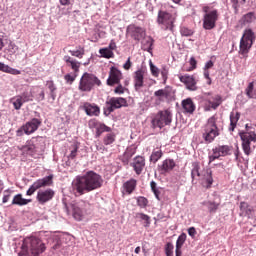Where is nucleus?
Listing matches in <instances>:
<instances>
[{
	"label": "nucleus",
	"mask_w": 256,
	"mask_h": 256,
	"mask_svg": "<svg viewBox=\"0 0 256 256\" xmlns=\"http://www.w3.org/2000/svg\"><path fill=\"white\" fill-rule=\"evenodd\" d=\"M102 185V177L94 171H88L85 175L78 176L73 180L72 191L76 196H81L85 193L100 189Z\"/></svg>",
	"instance_id": "1"
},
{
	"label": "nucleus",
	"mask_w": 256,
	"mask_h": 256,
	"mask_svg": "<svg viewBox=\"0 0 256 256\" xmlns=\"http://www.w3.org/2000/svg\"><path fill=\"white\" fill-rule=\"evenodd\" d=\"M46 249L45 243L40 238L29 237L22 241V247H20L18 256H28L29 251L32 256H40L42 253H45Z\"/></svg>",
	"instance_id": "2"
},
{
	"label": "nucleus",
	"mask_w": 256,
	"mask_h": 256,
	"mask_svg": "<svg viewBox=\"0 0 256 256\" xmlns=\"http://www.w3.org/2000/svg\"><path fill=\"white\" fill-rule=\"evenodd\" d=\"M219 128L217 127V118L211 116L202 127V137L208 144L212 143L216 137H219Z\"/></svg>",
	"instance_id": "3"
},
{
	"label": "nucleus",
	"mask_w": 256,
	"mask_h": 256,
	"mask_svg": "<svg viewBox=\"0 0 256 256\" xmlns=\"http://www.w3.org/2000/svg\"><path fill=\"white\" fill-rule=\"evenodd\" d=\"M177 19V13H169L166 10H159L157 16V23L164 31L174 32L175 23Z\"/></svg>",
	"instance_id": "4"
},
{
	"label": "nucleus",
	"mask_w": 256,
	"mask_h": 256,
	"mask_svg": "<svg viewBox=\"0 0 256 256\" xmlns=\"http://www.w3.org/2000/svg\"><path fill=\"white\" fill-rule=\"evenodd\" d=\"M255 40V32H253V30L251 29H246L244 34H242L239 44V54L242 55V57H248V53L250 52V49L253 47Z\"/></svg>",
	"instance_id": "5"
},
{
	"label": "nucleus",
	"mask_w": 256,
	"mask_h": 256,
	"mask_svg": "<svg viewBox=\"0 0 256 256\" xmlns=\"http://www.w3.org/2000/svg\"><path fill=\"white\" fill-rule=\"evenodd\" d=\"M95 85H101V81L98 77L94 74H88V72H85L79 80L78 90L83 93H88L92 91Z\"/></svg>",
	"instance_id": "6"
},
{
	"label": "nucleus",
	"mask_w": 256,
	"mask_h": 256,
	"mask_svg": "<svg viewBox=\"0 0 256 256\" xmlns=\"http://www.w3.org/2000/svg\"><path fill=\"white\" fill-rule=\"evenodd\" d=\"M172 123V114L169 110L160 111L158 114L154 115L151 120L152 128L162 129Z\"/></svg>",
	"instance_id": "7"
},
{
	"label": "nucleus",
	"mask_w": 256,
	"mask_h": 256,
	"mask_svg": "<svg viewBox=\"0 0 256 256\" xmlns=\"http://www.w3.org/2000/svg\"><path fill=\"white\" fill-rule=\"evenodd\" d=\"M203 13H205L203 18V28L205 30L214 29L219 18L218 11L216 9L210 11L209 6H204Z\"/></svg>",
	"instance_id": "8"
},
{
	"label": "nucleus",
	"mask_w": 256,
	"mask_h": 256,
	"mask_svg": "<svg viewBox=\"0 0 256 256\" xmlns=\"http://www.w3.org/2000/svg\"><path fill=\"white\" fill-rule=\"evenodd\" d=\"M232 146L229 145H218L212 148V154L209 156V163H213L220 157H227L232 154Z\"/></svg>",
	"instance_id": "9"
},
{
	"label": "nucleus",
	"mask_w": 256,
	"mask_h": 256,
	"mask_svg": "<svg viewBox=\"0 0 256 256\" xmlns=\"http://www.w3.org/2000/svg\"><path fill=\"white\" fill-rule=\"evenodd\" d=\"M53 185V175L46 176L42 179L36 180L27 190L26 195L32 196L36 191L40 190L41 188L50 187Z\"/></svg>",
	"instance_id": "10"
},
{
	"label": "nucleus",
	"mask_w": 256,
	"mask_h": 256,
	"mask_svg": "<svg viewBox=\"0 0 256 256\" xmlns=\"http://www.w3.org/2000/svg\"><path fill=\"white\" fill-rule=\"evenodd\" d=\"M40 125H41V120H39L38 118H33L29 122H27L24 126L19 128L16 131V135L17 137H22L23 132L26 135H32L38 130Z\"/></svg>",
	"instance_id": "11"
},
{
	"label": "nucleus",
	"mask_w": 256,
	"mask_h": 256,
	"mask_svg": "<svg viewBox=\"0 0 256 256\" xmlns=\"http://www.w3.org/2000/svg\"><path fill=\"white\" fill-rule=\"evenodd\" d=\"M239 137L242 141V150H244L245 154L249 156L251 154L250 143H256V133L253 131L240 132Z\"/></svg>",
	"instance_id": "12"
},
{
	"label": "nucleus",
	"mask_w": 256,
	"mask_h": 256,
	"mask_svg": "<svg viewBox=\"0 0 256 256\" xmlns=\"http://www.w3.org/2000/svg\"><path fill=\"white\" fill-rule=\"evenodd\" d=\"M105 113L111 114L115 109L127 106V100L122 97H113L105 102Z\"/></svg>",
	"instance_id": "13"
},
{
	"label": "nucleus",
	"mask_w": 256,
	"mask_h": 256,
	"mask_svg": "<svg viewBox=\"0 0 256 256\" xmlns=\"http://www.w3.org/2000/svg\"><path fill=\"white\" fill-rule=\"evenodd\" d=\"M202 100L207 109H217L223 103V98L220 95L212 96V93H204Z\"/></svg>",
	"instance_id": "14"
},
{
	"label": "nucleus",
	"mask_w": 256,
	"mask_h": 256,
	"mask_svg": "<svg viewBox=\"0 0 256 256\" xmlns=\"http://www.w3.org/2000/svg\"><path fill=\"white\" fill-rule=\"evenodd\" d=\"M40 138L41 137H32L30 140L26 142L25 145H22V147H20L19 150L22 153L27 154L31 157L35 156L37 153Z\"/></svg>",
	"instance_id": "15"
},
{
	"label": "nucleus",
	"mask_w": 256,
	"mask_h": 256,
	"mask_svg": "<svg viewBox=\"0 0 256 256\" xmlns=\"http://www.w3.org/2000/svg\"><path fill=\"white\" fill-rule=\"evenodd\" d=\"M88 208L89 203L85 201H79L78 203L73 204L72 209L74 219L77 221H81L84 215L87 213Z\"/></svg>",
	"instance_id": "16"
},
{
	"label": "nucleus",
	"mask_w": 256,
	"mask_h": 256,
	"mask_svg": "<svg viewBox=\"0 0 256 256\" xmlns=\"http://www.w3.org/2000/svg\"><path fill=\"white\" fill-rule=\"evenodd\" d=\"M123 80V74L121 71H119V69H117L116 67H111L110 71H109V75L108 78L106 80V84L107 86L113 87L116 84L121 83V81Z\"/></svg>",
	"instance_id": "17"
},
{
	"label": "nucleus",
	"mask_w": 256,
	"mask_h": 256,
	"mask_svg": "<svg viewBox=\"0 0 256 256\" xmlns=\"http://www.w3.org/2000/svg\"><path fill=\"white\" fill-rule=\"evenodd\" d=\"M54 196L55 192L51 188H48L46 190H39L38 194L36 195V201H38L40 205H45L52 201Z\"/></svg>",
	"instance_id": "18"
},
{
	"label": "nucleus",
	"mask_w": 256,
	"mask_h": 256,
	"mask_svg": "<svg viewBox=\"0 0 256 256\" xmlns=\"http://www.w3.org/2000/svg\"><path fill=\"white\" fill-rule=\"evenodd\" d=\"M127 33L130 35V37L132 39H134L135 41H140L144 38L145 36V30L140 27V26H137L135 24H130L128 27H127Z\"/></svg>",
	"instance_id": "19"
},
{
	"label": "nucleus",
	"mask_w": 256,
	"mask_h": 256,
	"mask_svg": "<svg viewBox=\"0 0 256 256\" xmlns=\"http://www.w3.org/2000/svg\"><path fill=\"white\" fill-rule=\"evenodd\" d=\"M154 96H156L160 102L171 101L174 96V92L172 87L166 86L163 89L155 91Z\"/></svg>",
	"instance_id": "20"
},
{
	"label": "nucleus",
	"mask_w": 256,
	"mask_h": 256,
	"mask_svg": "<svg viewBox=\"0 0 256 256\" xmlns=\"http://www.w3.org/2000/svg\"><path fill=\"white\" fill-rule=\"evenodd\" d=\"M179 81L186 85L190 91H197V81L194 75H178Z\"/></svg>",
	"instance_id": "21"
},
{
	"label": "nucleus",
	"mask_w": 256,
	"mask_h": 256,
	"mask_svg": "<svg viewBox=\"0 0 256 256\" xmlns=\"http://www.w3.org/2000/svg\"><path fill=\"white\" fill-rule=\"evenodd\" d=\"M144 75L145 71L143 69H138L133 73L134 88L137 92L144 87Z\"/></svg>",
	"instance_id": "22"
},
{
	"label": "nucleus",
	"mask_w": 256,
	"mask_h": 256,
	"mask_svg": "<svg viewBox=\"0 0 256 256\" xmlns=\"http://www.w3.org/2000/svg\"><path fill=\"white\" fill-rule=\"evenodd\" d=\"M81 109L86 112L87 116L98 117L100 115V108L94 103L84 102Z\"/></svg>",
	"instance_id": "23"
},
{
	"label": "nucleus",
	"mask_w": 256,
	"mask_h": 256,
	"mask_svg": "<svg viewBox=\"0 0 256 256\" xmlns=\"http://www.w3.org/2000/svg\"><path fill=\"white\" fill-rule=\"evenodd\" d=\"M201 181H202V185L205 188H211V186L213 185V174H212V170L211 168H205L201 174Z\"/></svg>",
	"instance_id": "24"
},
{
	"label": "nucleus",
	"mask_w": 256,
	"mask_h": 256,
	"mask_svg": "<svg viewBox=\"0 0 256 256\" xmlns=\"http://www.w3.org/2000/svg\"><path fill=\"white\" fill-rule=\"evenodd\" d=\"M137 188V180L136 179H130L127 182H124L122 184V195H131L133 191H136Z\"/></svg>",
	"instance_id": "25"
},
{
	"label": "nucleus",
	"mask_w": 256,
	"mask_h": 256,
	"mask_svg": "<svg viewBox=\"0 0 256 256\" xmlns=\"http://www.w3.org/2000/svg\"><path fill=\"white\" fill-rule=\"evenodd\" d=\"M137 176H140L145 167V158L143 156H136L131 164Z\"/></svg>",
	"instance_id": "26"
},
{
	"label": "nucleus",
	"mask_w": 256,
	"mask_h": 256,
	"mask_svg": "<svg viewBox=\"0 0 256 256\" xmlns=\"http://www.w3.org/2000/svg\"><path fill=\"white\" fill-rule=\"evenodd\" d=\"M63 61L65 62L66 66L71 67L74 73H79L81 63L78 60H74V58L66 55L63 57Z\"/></svg>",
	"instance_id": "27"
},
{
	"label": "nucleus",
	"mask_w": 256,
	"mask_h": 256,
	"mask_svg": "<svg viewBox=\"0 0 256 256\" xmlns=\"http://www.w3.org/2000/svg\"><path fill=\"white\" fill-rule=\"evenodd\" d=\"M175 162L173 159H165L162 162V165L159 166V171L162 175H165L167 173H169L170 171H172L175 167Z\"/></svg>",
	"instance_id": "28"
},
{
	"label": "nucleus",
	"mask_w": 256,
	"mask_h": 256,
	"mask_svg": "<svg viewBox=\"0 0 256 256\" xmlns=\"http://www.w3.org/2000/svg\"><path fill=\"white\" fill-rule=\"evenodd\" d=\"M181 106L183 109V113L194 114V112L196 110V105H195L194 101L190 98H188L186 100H182Z\"/></svg>",
	"instance_id": "29"
},
{
	"label": "nucleus",
	"mask_w": 256,
	"mask_h": 256,
	"mask_svg": "<svg viewBox=\"0 0 256 256\" xmlns=\"http://www.w3.org/2000/svg\"><path fill=\"white\" fill-rule=\"evenodd\" d=\"M241 118V113L233 110L230 114V126L228 127V131L234 132L235 128H237V123H239Z\"/></svg>",
	"instance_id": "30"
},
{
	"label": "nucleus",
	"mask_w": 256,
	"mask_h": 256,
	"mask_svg": "<svg viewBox=\"0 0 256 256\" xmlns=\"http://www.w3.org/2000/svg\"><path fill=\"white\" fill-rule=\"evenodd\" d=\"M255 20H256V14L254 12H249L239 19L238 24L242 28L245 25H249L253 23Z\"/></svg>",
	"instance_id": "31"
},
{
	"label": "nucleus",
	"mask_w": 256,
	"mask_h": 256,
	"mask_svg": "<svg viewBox=\"0 0 256 256\" xmlns=\"http://www.w3.org/2000/svg\"><path fill=\"white\" fill-rule=\"evenodd\" d=\"M240 217H247L250 219L251 214L253 213V208L249 206L247 202H240Z\"/></svg>",
	"instance_id": "32"
},
{
	"label": "nucleus",
	"mask_w": 256,
	"mask_h": 256,
	"mask_svg": "<svg viewBox=\"0 0 256 256\" xmlns=\"http://www.w3.org/2000/svg\"><path fill=\"white\" fill-rule=\"evenodd\" d=\"M32 202V199L23 198L22 194L13 197L12 205L24 206Z\"/></svg>",
	"instance_id": "33"
},
{
	"label": "nucleus",
	"mask_w": 256,
	"mask_h": 256,
	"mask_svg": "<svg viewBox=\"0 0 256 256\" xmlns=\"http://www.w3.org/2000/svg\"><path fill=\"white\" fill-rule=\"evenodd\" d=\"M162 157H163V151L161 150V148H154L152 150L149 161L151 163H157Z\"/></svg>",
	"instance_id": "34"
},
{
	"label": "nucleus",
	"mask_w": 256,
	"mask_h": 256,
	"mask_svg": "<svg viewBox=\"0 0 256 256\" xmlns=\"http://www.w3.org/2000/svg\"><path fill=\"white\" fill-rule=\"evenodd\" d=\"M153 45L154 39L151 36H149L143 41L142 49L148 53H151V51L153 50Z\"/></svg>",
	"instance_id": "35"
},
{
	"label": "nucleus",
	"mask_w": 256,
	"mask_h": 256,
	"mask_svg": "<svg viewBox=\"0 0 256 256\" xmlns=\"http://www.w3.org/2000/svg\"><path fill=\"white\" fill-rule=\"evenodd\" d=\"M46 87L49 90L50 97H52V99L55 100L56 99L57 87L55 86L54 81L53 80L46 81Z\"/></svg>",
	"instance_id": "36"
},
{
	"label": "nucleus",
	"mask_w": 256,
	"mask_h": 256,
	"mask_svg": "<svg viewBox=\"0 0 256 256\" xmlns=\"http://www.w3.org/2000/svg\"><path fill=\"white\" fill-rule=\"evenodd\" d=\"M10 102L13 104L14 109L16 110H20L23 107V104H25V102L22 100V98L20 96H15L13 97Z\"/></svg>",
	"instance_id": "37"
},
{
	"label": "nucleus",
	"mask_w": 256,
	"mask_h": 256,
	"mask_svg": "<svg viewBox=\"0 0 256 256\" xmlns=\"http://www.w3.org/2000/svg\"><path fill=\"white\" fill-rule=\"evenodd\" d=\"M136 219H141V220H144L145 223H144V227L145 228H149L150 225H151V217L147 214H144V213H136L135 215Z\"/></svg>",
	"instance_id": "38"
},
{
	"label": "nucleus",
	"mask_w": 256,
	"mask_h": 256,
	"mask_svg": "<svg viewBox=\"0 0 256 256\" xmlns=\"http://www.w3.org/2000/svg\"><path fill=\"white\" fill-rule=\"evenodd\" d=\"M69 53L76 58L82 59L85 55V49L83 46H78L77 50H69Z\"/></svg>",
	"instance_id": "39"
},
{
	"label": "nucleus",
	"mask_w": 256,
	"mask_h": 256,
	"mask_svg": "<svg viewBox=\"0 0 256 256\" xmlns=\"http://www.w3.org/2000/svg\"><path fill=\"white\" fill-rule=\"evenodd\" d=\"M99 53L103 58H106V59L114 58V52L107 47L100 48Z\"/></svg>",
	"instance_id": "40"
},
{
	"label": "nucleus",
	"mask_w": 256,
	"mask_h": 256,
	"mask_svg": "<svg viewBox=\"0 0 256 256\" xmlns=\"http://www.w3.org/2000/svg\"><path fill=\"white\" fill-rule=\"evenodd\" d=\"M115 138H116V136L113 132L107 133L103 139L104 145L109 146V145L113 144L115 142Z\"/></svg>",
	"instance_id": "41"
},
{
	"label": "nucleus",
	"mask_w": 256,
	"mask_h": 256,
	"mask_svg": "<svg viewBox=\"0 0 256 256\" xmlns=\"http://www.w3.org/2000/svg\"><path fill=\"white\" fill-rule=\"evenodd\" d=\"M105 132H111V128H109L105 124L100 123V125L96 129V137H100V135H102Z\"/></svg>",
	"instance_id": "42"
},
{
	"label": "nucleus",
	"mask_w": 256,
	"mask_h": 256,
	"mask_svg": "<svg viewBox=\"0 0 256 256\" xmlns=\"http://www.w3.org/2000/svg\"><path fill=\"white\" fill-rule=\"evenodd\" d=\"M2 72L4 73H9L11 75H14V76H17V75H21V71L17 70V69H14V68H11L10 66L8 65H3V68L1 70Z\"/></svg>",
	"instance_id": "43"
},
{
	"label": "nucleus",
	"mask_w": 256,
	"mask_h": 256,
	"mask_svg": "<svg viewBox=\"0 0 256 256\" xmlns=\"http://www.w3.org/2000/svg\"><path fill=\"white\" fill-rule=\"evenodd\" d=\"M20 98H22V102L28 103V102H33L34 101V96L32 92H24L20 95H18Z\"/></svg>",
	"instance_id": "44"
},
{
	"label": "nucleus",
	"mask_w": 256,
	"mask_h": 256,
	"mask_svg": "<svg viewBox=\"0 0 256 256\" xmlns=\"http://www.w3.org/2000/svg\"><path fill=\"white\" fill-rule=\"evenodd\" d=\"M136 201H137V205L143 209L149 205V200L144 196H138Z\"/></svg>",
	"instance_id": "45"
},
{
	"label": "nucleus",
	"mask_w": 256,
	"mask_h": 256,
	"mask_svg": "<svg viewBox=\"0 0 256 256\" xmlns=\"http://www.w3.org/2000/svg\"><path fill=\"white\" fill-rule=\"evenodd\" d=\"M77 77H78V72H73V74H65L64 81L71 85L73 82L76 81Z\"/></svg>",
	"instance_id": "46"
},
{
	"label": "nucleus",
	"mask_w": 256,
	"mask_h": 256,
	"mask_svg": "<svg viewBox=\"0 0 256 256\" xmlns=\"http://www.w3.org/2000/svg\"><path fill=\"white\" fill-rule=\"evenodd\" d=\"M150 188H151V191L153 192L154 196H156L157 200L160 201V190L159 188L157 187V184L155 181H151L150 182Z\"/></svg>",
	"instance_id": "47"
},
{
	"label": "nucleus",
	"mask_w": 256,
	"mask_h": 256,
	"mask_svg": "<svg viewBox=\"0 0 256 256\" xmlns=\"http://www.w3.org/2000/svg\"><path fill=\"white\" fill-rule=\"evenodd\" d=\"M200 166L198 163L193 164V169L191 171V177L192 179H195V177H201L202 174L200 173Z\"/></svg>",
	"instance_id": "48"
},
{
	"label": "nucleus",
	"mask_w": 256,
	"mask_h": 256,
	"mask_svg": "<svg viewBox=\"0 0 256 256\" xmlns=\"http://www.w3.org/2000/svg\"><path fill=\"white\" fill-rule=\"evenodd\" d=\"M246 1L247 0H241L240 3L244 5ZM231 3H232V8L234 9V13L239 14V8H240L239 0H231Z\"/></svg>",
	"instance_id": "49"
},
{
	"label": "nucleus",
	"mask_w": 256,
	"mask_h": 256,
	"mask_svg": "<svg viewBox=\"0 0 256 256\" xmlns=\"http://www.w3.org/2000/svg\"><path fill=\"white\" fill-rule=\"evenodd\" d=\"M180 34L182 37H191L194 35V31L187 27H181Z\"/></svg>",
	"instance_id": "50"
},
{
	"label": "nucleus",
	"mask_w": 256,
	"mask_h": 256,
	"mask_svg": "<svg viewBox=\"0 0 256 256\" xmlns=\"http://www.w3.org/2000/svg\"><path fill=\"white\" fill-rule=\"evenodd\" d=\"M78 150H79V145L78 144H73L71 146V154L69 155V159L75 160L77 155H78Z\"/></svg>",
	"instance_id": "51"
},
{
	"label": "nucleus",
	"mask_w": 256,
	"mask_h": 256,
	"mask_svg": "<svg viewBox=\"0 0 256 256\" xmlns=\"http://www.w3.org/2000/svg\"><path fill=\"white\" fill-rule=\"evenodd\" d=\"M186 234H181L178 239H177V242H176V249H182L185 241H186Z\"/></svg>",
	"instance_id": "52"
},
{
	"label": "nucleus",
	"mask_w": 256,
	"mask_h": 256,
	"mask_svg": "<svg viewBox=\"0 0 256 256\" xmlns=\"http://www.w3.org/2000/svg\"><path fill=\"white\" fill-rule=\"evenodd\" d=\"M115 85H117L114 89V93L116 95H123L125 93V91H128V89L126 87H124L121 83L115 84Z\"/></svg>",
	"instance_id": "53"
},
{
	"label": "nucleus",
	"mask_w": 256,
	"mask_h": 256,
	"mask_svg": "<svg viewBox=\"0 0 256 256\" xmlns=\"http://www.w3.org/2000/svg\"><path fill=\"white\" fill-rule=\"evenodd\" d=\"M210 213H215L219 207V204L216 202L209 201L206 203Z\"/></svg>",
	"instance_id": "54"
},
{
	"label": "nucleus",
	"mask_w": 256,
	"mask_h": 256,
	"mask_svg": "<svg viewBox=\"0 0 256 256\" xmlns=\"http://www.w3.org/2000/svg\"><path fill=\"white\" fill-rule=\"evenodd\" d=\"M246 95L248 96L249 99H253V91H254V82H250L249 85L246 88Z\"/></svg>",
	"instance_id": "55"
},
{
	"label": "nucleus",
	"mask_w": 256,
	"mask_h": 256,
	"mask_svg": "<svg viewBox=\"0 0 256 256\" xmlns=\"http://www.w3.org/2000/svg\"><path fill=\"white\" fill-rule=\"evenodd\" d=\"M173 250H174V246L171 242H168L165 245V254L166 256H173Z\"/></svg>",
	"instance_id": "56"
},
{
	"label": "nucleus",
	"mask_w": 256,
	"mask_h": 256,
	"mask_svg": "<svg viewBox=\"0 0 256 256\" xmlns=\"http://www.w3.org/2000/svg\"><path fill=\"white\" fill-rule=\"evenodd\" d=\"M99 125H101V123L97 119H91L88 122L90 129H98Z\"/></svg>",
	"instance_id": "57"
},
{
	"label": "nucleus",
	"mask_w": 256,
	"mask_h": 256,
	"mask_svg": "<svg viewBox=\"0 0 256 256\" xmlns=\"http://www.w3.org/2000/svg\"><path fill=\"white\" fill-rule=\"evenodd\" d=\"M150 71L153 77L159 76V69L152 62H150Z\"/></svg>",
	"instance_id": "58"
},
{
	"label": "nucleus",
	"mask_w": 256,
	"mask_h": 256,
	"mask_svg": "<svg viewBox=\"0 0 256 256\" xmlns=\"http://www.w3.org/2000/svg\"><path fill=\"white\" fill-rule=\"evenodd\" d=\"M189 63H190L191 67L187 70L188 72L193 71V70H195L197 68V60H196V58H194V57L190 58Z\"/></svg>",
	"instance_id": "59"
},
{
	"label": "nucleus",
	"mask_w": 256,
	"mask_h": 256,
	"mask_svg": "<svg viewBox=\"0 0 256 256\" xmlns=\"http://www.w3.org/2000/svg\"><path fill=\"white\" fill-rule=\"evenodd\" d=\"M168 74H169V71L166 67H163L162 70H161V75H162V79L164 81V84H166L167 80H168Z\"/></svg>",
	"instance_id": "60"
},
{
	"label": "nucleus",
	"mask_w": 256,
	"mask_h": 256,
	"mask_svg": "<svg viewBox=\"0 0 256 256\" xmlns=\"http://www.w3.org/2000/svg\"><path fill=\"white\" fill-rule=\"evenodd\" d=\"M107 49H109V50L112 51V52H113V51H116L117 46H116V42H115L114 39L110 40Z\"/></svg>",
	"instance_id": "61"
},
{
	"label": "nucleus",
	"mask_w": 256,
	"mask_h": 256,
	"mask_svg": "<svg viewBox=\"0 0 256 256\" xmlns=\"http://www.w3.org/2000/svg\"><path fill=\"white\" fill-rule=\"evenodd\" d=\"M204 77L207 80V84L211 85L212 84V79L210 77V71L204 69Z\"/></svg>",
	"instance_id": "62"
},
{
	"label": "nucleus",
	"mask_w": 256,
	"mask_h": 256,
	"mask_svg": "<svg viewBox=\"0 0 256 256\" xmlns=\"http://www.w3.org/2000/svg\"><path fill=\"white\" fill-rule=\"evenodd\" d=\"M188 234L192 237V238H195L196 234H197V230L195 227H190L188 229Z\"/></svg>",
	"instance_id": "63"
},
{
	"label": "nucleus",
	"mask_w": 256,
	"mask_h": 256,
	"mask_svg": "<svg viewBox=\"0 0 256 256\" xmlns=\"http://www.w3.org/2000/svg\"><path fill=\"white\" fill-rule=\"evenodd\" d=\"M132 66L131 58L129 57L126 63L123 64V69L129 70Z\"/></svg>",
	"instance_id": "64"
}]
</instances>
